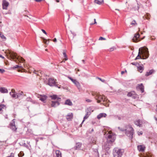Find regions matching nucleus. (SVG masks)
<instances>
[{
    "mask_svg": "<svg viewBox=\"0 0 157 157\" xmlns=\"http://www.w3.org/2000/svg\"><path fill=\"white\" fill-rule=\"evenodd\" d=\"M95 93H93V94H92V95H93V96H95Z\"/></svg>",
    "mask_w": 157,
    "mask_h": 157,
    "instance_id": "nucleus-63",
    "label": "nucleus"
},
{
    "mask_svg": "<svg viewBox=\"0 0 157 157\" xmlns=\"http://www.w3.org/2000/svg\"><path fill=\"white\" fill-rule=\"evenodd\" d=\"M94 23H91V24H90V25H93L94 24H95L97 23V22H96V19H94Z\"/></svg>",
    "mask_w": 157,
    "mask_h": 157,
    "instance_id": "nucleus-48",
    "label": "nucleus"
},
{
    "mask_svg": "<svg viewBox=\"0 0 157 157\" xmlns=\"http://www.w3.org/2000/svg\"><path fill=\"white\" fill-rule=\"evenodd\" d=\"M123 152L121 150L118 148H114L113 151V155L114 157H121Z\"/></svg>",
    "mask_w": 157,
    "mask_h": 157,
    "instance_id": "nucleus-3",
    "label": "nucleus"
},
{
    "mask_svg": "<svg viewBox=\"0 0 157 157\" xmlns=\"http://www.w3.org/2000/svg\"><path fill=\"white\" fill-rule=\"evenodd\" d=\"M39 74H40V75L41 74V75H42V74H43V72L42 71H41L40 70L39 71Z\"/></svg>",
    "mask_w": 157,
    "mask_h": 157,
    "instance_id": "nucleus-51",
    "label": "nucleus"
},
{
    "mask_svg": "<svg viewBox=\"0 0 157 157\" xmlns=\"http://www.w3.org/2000/svg\"><path fill=\"white\" fill-rule=\"evenodd\" d=\"M0 37L2 39H4V40H6V37L3 34H2L1 32L0 33Z\"/></svg>",
    "mask_w": 157,
    "mask_h": 157,
    "instance_id": "nucleus-34",
    "label": "nucleus"
},
{
    "mask_svg": "<svg viewBox=\"0 0 157 157\" xmlns=\"http://www.w3.org/2000/svg\"><path fill=\"white\" fill-rule=\"evenodd\" d=\"M141 48L139 49L138 55L137 56V57H136V58L135 59V60H136L137 59H142V58H143V57H142V56H141L140 55V54H141V52H140V48Z\"/></svg>",
    "mask_w": 157,
    "mask_h": 157,
    "instance_id": "nucleus-21",
    "label": "nucleus"
},
{
    "mask_svg": "<svg viewBox=\"0 0 157 157\" xmlns=\"http://www.w3.org/2000/svg\"><path fill=\"white\" fill-rule=\"evenodd\" d=\"M10 128L14 131H16L17 129L15 125L12 126L10 127Z\"/></svg>",
    "mask_w": 157,
    "mask_h": 157,
    "instance_id": "nucleus-32",
    "label": "nucleus"
},
{
    "mask_svg": "<svg viewBox=\"0 0 157 157\" xmlns=\"http://www.w3.org/2000/svg\"><path fill=\"white\" fill-rule=\"evenodd\" d=\"M116 49V48L114 47H112L109 49V51L110 52L113 51L114 49Z\"/></svg>",
    "mask_w": 157,
    "mask_h": 157,
    "instance_id": "nucleus-37",
    "label": "nucleus"
},
{
    "mask_svg": "<svg viewBox=\"0 0 157 157\" xmlns=\"http://www.w3.org/2000/svg\"><path fill=\"white\" fill-rule=\"evenodd\" d=\"M107 115L105 113H100L98 115L97 118L98 119H100L103 117H105Z\"/></svg>",
    "mask_w": 157,
    "mask_h": 157,
    "instance_id": "nucleus-19",
    "label": "nucleus"
},
{
    "mask_svg": "<svg viewBox=\"0 0 157 157\" xmlns=\"http://www.w3.org/2000/svg\"><path fill=\"white\" fill-rule=\"evenodd\" d=\"M10 56L12 59L13 60H17L20 62H23L25 61V59L21 57H17V55L14 52H11L10 54Z\"/></svg>",
    "mask_w": 157,
    "mask_h": 157,
    "instance_id": "nucleus-5",
    "label": "nucleus"
},
{
    "mask_svg": "<svg viewBox=\"0 0 157 157\" xmlns=\"http://www.w3.org/2000/svg\"><path fill=\"white\" fill-rule=\"evenodd\" d=\"M137 134H138V135L140 136V135H142L143 134V132L141 131V132H139V131H138L137 132Z\"/></svg>",
    "mask_w": 157,
    "mask_h": 157,
    "instance_id": "nucleus-42",
    "label": "nucleus"
},
{
    "mask_svg": "<svg viewBox=\"0 0 157 157\" xmlns=\"http://www.w3.org/2000/svg\"><path fill=\"white\" fill-rule=\"evenodd\" d=\"M65 104L71 106L72 105V103L70 100L67 99L66 101Z\"/></svg>",
    "mask_w": 157,
    "mask_h": 157,
    "instance_id": "nucleus-23",
    "label": "nucleus"
},
{
    "mask_svg": "<svg viewBox=\"0 0 157 157\" xmlns=\"http://www.w3.org/2000/svg\"><path fill=\"white\" fill-rule=\"evenodd\" d=\"M86 101L87 102H88V103L91 102L92 101V100H91L90 99H86Z\"/></svg>",
    "mask_w": 157,
    "mask_h": 157,
    "instance_id": "nucleus-43",
    "label": "nucleus"
},
{
    "mask_svg": "<svg viewBox=\"0 0 157 157\" xmlns=\"http://www.w3.org/2000/svg\"><path fill=\"white\" fill-rule=\"evenodd\" d=\"M82 61L84 63L85 62V61L84 60H82Z\"/></svg>",
    "mask_w": 157,
    "mask_h": 157,
    "instance_id": "nucleus-64",
    "label": "nucleus"
},
{
    "mask_svg": "<svg viewBox=\"0 0 157 157\" xmlns=\"http://www.w3.org/2000/svg\"><path fill=\"white\" fill-rule=\"evenodd\" d=\"M15 119H13L10 124V126H12L15 125Z\"/></svg>",
    "mask_w": 157,
    "mask_h": 157,
    "instance_id": "nucleus-31",
    "label": "nucleus"
},
{
    "mask_svg": "<svg viewBox=\"0 0 157 157\" xmlns=\"http://www.w3.org/2000/svg\"><path fill=\"white\" fill-rule=\"evenodd\" d=\"M44 156L45 157H49V156H48V155H45Z\"/></svg>",
    "mask_w": 157,
    "mask_h": 157,
    "instance_id": "nucleus-62",
    "label": "nucleus"
},
{
    "mask_svg": "<svg viewBox=\"0 0 157 157\" xmlns=\"http://www.w3.org/2000/svg\"><path fill=\"white\" fill-rule=\"evenodd\" d=\"M5 71V70L3 69H0V72L1 73H3Z\"/></svg>",
    "mask_w": 157,
    "mask_h": 157,
    "instance_id": "nucleus-40",
    "label": "nucleus"
},
{
    "mask_svg": "<svg viewBox=\"0 0 157 157\" xmlns=\"http://www.w3.org/2000/svg\"><path fill=\"white\" fill-rule=\"evenodd\" d=\"M18 155L19 157H22L24 156V153L23 151H21L18 154Z\"/></svg>",
    "mask_w": 157,
    "mask_h": 157,
    "instance_id": "nucleus-36",
    "label": "nucleus"
},
{
    "mask_svg": "<svg viewBox=\"0 0 157 157\" xmlns=\"http://www.w3.org/2000/svg\"><path fill=\"white\" fill-rule=\"evenodd\" d=\"M145 147L144 145H140L137 146L138 150L140 152H143L144 150Z\"/></svg>",
    "mask_w": 157,
    "mask_h": 157,
    "instance_id": "nucleus-13",
    "label": "nucleus"
},
{
    "mask_svg": "<svg viewBox=\"0 0 157 157\" xmlns=\"http://www.w3.org/2000/svg\"><path fill=\"white\" fill-rule=\"evenodd\" d=\"M68 78L72 81L78 89H80L81 87L80 84L76 80L73 79L69 76H68Z\"/></svg>",
    "mask_w": 157,
    "mask_h": 157,
    "instance_id": "nucleus-7",
    "label": "nucleus"
},
{
    "mask_svg": "<svg viewBox=\"0 0 157 157\" xmlns=\"http://www.w3.org/2000/svg\"><path fill=\"white\" fill-rule=\"evenodd\" d=\"M124 73V72L123 71H121V75H123Z\"/></svg>",
    "mask_w": 157,
    "mask_h": 157,
    "instance_id": "nucleus-57",
    "label": "nucleus"
},
{
    "mask_svg": "<svg viewBox=\"0 0 157 157\" xmlns=\"http://www.w3.org/2000/svg\"><path fill=\"white\" fill-rule=\"evenodd\" d=\"M108 139H109L110 141L111 142H113L115 140V139L114 136L112 135H109L108 136Z\"/></svg>",
    "mask_w": 157,
    "mask_h": 157,
    "instance_id": "nucleus-20",
    "label": "nucleus"
},
{
    "mask_svg": "<svg viewBox=\"0 0 157 157\" xmlns=\"http://www.w3.org/2000/svg\"><path fill=\"white\" fill-rule=\"evenodd\" d=\"M44 42L45 44H47V40L45 39H44Z\"/></svg>",
    "mask_w": 157,
    "mask_h": 157,
    "instance_id": "nucleus-49",
    "label": "nucleus"
},
{
    "mask_svg": "<svg viewBox=\"0 0 157 157\" xmlns=\"http://www.w3.org/2000/svg\"><path fill=\"white\" fill-rule=\"evenodd\" d=\"M0 57L2 58V59H4V57L2 55H0Z\"/></svg>",
    "mask_w": 157,
    "mask_h": 157,
    "instance_id": "nucleus-59",
    "label": "nucleus"
},
{
    "mask_svg": "<svg viewBox=\"0 0 157 157\" xmlns=\"http://www.w3.org/2000/svg\"><path fill=\"white\" fill-rule=\"evenodd\" d=\"M50 97L52 99H57L58 100V101H52V103L51 104L52 107H56L59 105V101H60L61 98H60L58 97L56 95L51 96Z\"/></svg>",
    "mask_w": 157,
    "mask_h": 157,
    "instance_id": "nucleus-2",
    "label": "nucleus"
},
{
    "mask_svg": "<svg viewBox=\"0 0 157 157\" xmlns=\"http://www.w3.org/2000/svg\"><path fill=\"white\" fill-rule=\"evenodd\" d=\"M63 54L64 57H65L64 60H65V61H66L67 60L68 58L67 57V55L66 54V51L65 50H63Z\"/></svg>",
    "mask_w": 157,
    "mask_h": 157,
    "instance_id": "nucleus-30",
    "label": "nucleus"
},
{
    "mask_svg": "<svg viewBox=\"0 0 157 157\" xmlns=\"http://www.w3.org/2000/svg\"><path fill=\"white\" fill-rule=\"evenodd\" d=\"M35 1L37 2H40L42 1L43 0H34Z\"/></svg>",
    "mask_w": 157,
    "mask_h": 157,
    "instance_id": "nucleus-55",
    "label": "nucleus"
},
{
    "mask_svg": "<svg viewBox=\"0 0 157 157\" xmlns=\"http://www.w3.org/2000/svg\"><path fill=\"white\" fill-rule=\"evenodd\" d=\"M71 34L73 35V37H72V39L73 38H74V36H75V34H74V33H72V32H71Z\"/></svg>",
    "mask_w": 157,
    "mask_h": 157,
    "instance_id": "nucleus-53",
    "label": "nucleus"
},
{
    "mask_svg": "<svg viewBox=\"0 0 157 157\" xmlns=\"http://www.w3.org/2000/svg\"><path fill=\"white\" fill-rule=\"evenodd\" d=\"M53 41H54V42H56L57 40H56V38H55L54 39V40H53Z\"/></svg>",
    "mask_w": 157,
    "mask_h": 157,
    "instance_id": "nucleus-56",
    "label": "nucleus"
},
{
    "mask_svg": "<svg viewBox=\"0 0 157 157\" xmlns=\"http://www.w3.org/2000/svg\"><path fill=\"white\" fill-rule=\"evenodd\" d=\"M26 100L27 101H31V100H32V99L31 98H26Z\"/></svg>",
    "mask_w": 157,
    "mask_h": 157,
    "instance_id": "nucleus-45",
    "label": "nucleus"
},
{
    "mask_svg": "<svg viewBox=\"0 0 157 157\" xmlns=\"http://www.w3.org/2000/svg\"><path fill=\"white\" fill-rule=\"evenodd\" d=\"M39 71H35L34 72L35 74H37L38 75L40 76V74H39Z\"/></svg>",
    "mask_w": 157,
    "mask_h": 157,
    "instance_id": "nucleus-39",
    "label": "nucleus"
},
{
    "mask_svg": "<svg viewBox=\"0 0 157 157\" xmlns=\"http://www.w3.org/2000/svg\"><path fill=\"white\" fill-rule=\"evenodd\" d=\"M141 55L143 57V59H147L149 57V52L147 48H146L144 50L142 51L141 52Z\"/></svg>",
    "mask_w": 157,
    "mask_h": 157,
    "instance_id": "nucleus-6",
    "label": "nucleus"
},
{
    "mask_svg": "<svg viewBox=\"0 0 157 157\" xmlns=\"http://www.w3.org/2000/svg\"><path fill=\"white\" fill-rule=\"evenodd\" d=\"M48 85L50 86H55L56 85V82L54 79L52 78H49Z\"/></svg>",
    "mask_w": 157,
    "mask_h": 157,
    "instance_id": "nucleus-9",
    "label": "nucleus"
},
{
    "mask_svg": "<svg viewBox=\"0 0 157 157\" xmlns=\"http://www.w3.org/2000/svg\"><path fill=\"white\" fill-rule=\"evenodd\" d=\"M5 117L6 118H8V117H7V115H6V116H5Z\"/></svg>",
    "mask_w": 157,
    "mask_h": 157,
    "instance_id": "nucleus-61",
    "label": "nucleus"
},
{
    "mask_svg": "<svg viewBox=\"0 0 157 157\" xmlns=\"http://www.w3.org/2000/svg\"><path fill=\"white\" fill-rule=\"evenodd\" d=\"M71 36L70 35L69 36V38L70 39H71Z\"/></svg>",
    "mask_w": 157,
    "mask_h": 157,
    "instance_id": "nucleus-60",
    "label": "nucleus"
},
{
    "mask_svg": "<svg viewBox=\"0 0 157 157\" xmlns=\"http://www.w3.org/2000/svg\"><path fill=\"white\" fill-rule=\"evenodd\" d=\"M10 94L12 98H17V93H16L14 90L12 89L11 92H10Z\"/></svg>",
    "mask_w": 157,
    "mask_h": 157,
    "instance_id": "nucleus-12",
    "label": "nucleus"
},
{
    "mask_svg": "<svg viewBox=\"0 0 157 157\" xmlns=\"http://www.w3.org/2000/svg\"><path fill=\"white\" fill-rule=\"evenodd\" d=\"M55 86H56V87H58L59 88H60V86H58L57 85H55Z\"/></svg>",
    "mask_w": 157,
    "mask_h": 157,
    "instance_id": "nucleus-58",
    "label": "nucleus"
},
{
    "mask_svg": "<svg viewBox=\"0 0 157 157\" xmlns=\"http://www.w3.org/2000/svg\"><path fill=\"white\" fill-rule=\"evenodd\" d=\"M137 4L138 6H137V7L135 9V10H139V6H138L139 5H138V3H137Z\"/></svg>",
    "mask_w": 157,
    "mask_h": 157,
    "instance_id": "nucleus-50",
    "label": "nucleus"
},
{
    "mask_svg": "<svg viewBox=\"0 0 157 157\" xmlns=\"http://www.w3.org/2000/svg\"><path fill=\"white\" fill-rule=\"evenodd\" d=\"M138 88L141 91V93H142L144 92V87L143 84L140 83L138 84Z\"/></svg>",
    "mask_w": 157,
    "mask_h": 157,
    "instance_id": "nucleus-15",
    "label": "nucleus"
},
{
    "mask_svg": "<svg viewBox=\"0 0 157 157\" xmlns=\"http://www.w3.org/2000/svg\"><path fill=\"white\" fill-rule=\"evenodd\" d=\"M134 123L136 125L140 127L142 126L141 121L140 119L135 121H134Z\"/></svg>",
    "mask_w": 157,
    "mask_h": 157,
    "instance_id": "nucleus-14",
    "label": "nucleus"
},
{
    "mask_svg": "<svg viewBox=\"0 0 157 157\" xmlns=\"http://www.w3.org/2000/svg\"><path fill=\"white\" fill-rule=\"evenodd\" d=\"M21 67V66H19L17 65H16V66L15 67H13V68H19V67Z\"/></svg>",
    "mask_w": 157,
    "mask_h": 157,
    "instance_id": "nucleus-44",
    "label": "nucleus"
},
{
    "mask_svg": "<svg viewBox=\"0 0 157 157\" xmlns=\"http://www.w3.org/2000/svg\"><path fill=\"white\" fill-rule=\"evenodd\" d=\"M131 64L136 66L137 65V63H131Z\"/></svg>",
    "mask_w": 157,
    "mask_h": 157,
    "instance_id": "nucleus-52",
    "label": "nucleus"
},
{
    "mask_svg": "<svg viewBox=\"0 0 157 157\" xmlns=\"http://www.w3.org/2000/svg\"><path fill=\"white\" fill-rule=\"evenodd\" d=\"M73 117V114L72 113H69L66 116V119L67 120L70 121L71 120Z\"/></svg>",
    "mask_w": 157,
    "mask_h": 157,
    "instance_id": "nucleus-16",
    "label": "nucleus"
},
{
    "mask_svg": "<svg viewBox=\"0 0 157 157\" xmlns=\"http://www.w3.org/2000/svg\"><path fill=\"white\" fill-rule=\"evenodd\" d=\"M23 93L22 91H19L17 93V98H18L23 95Z\"/></svg>",
    "mask_w": 157,
    "mask_h": 157,
    "instance_id": "nucleus-28",
    "label": "nucleus"
},
{
    "mask_svg": "<svg viewBox=\"0 0 157 157\" xmlns=\"http://www.w3.org/2000/svg\"><path fill=\"white\" fill-rule=\"evenodd\" d=\"M103 0H94V2L98 5H101L103 3Z\"/></svg>",
    "mask_w": 157,
    "mask_h": 157,
    "instance_id": "nucleus-24",
    "label": "nucleus"
},
{
    "mask_svg": "<svg viewBox=\"0 0 157 157\" xmlns=\"http://www.w3.org/2000/svg\"><path fill=\"white\" fill-rule=\"evenodd\" d=\"M138 70L140 73H142L144 70V67L143 66H140L138 67Z\"/></svg>",
    "mask_w": 157,
    "mask_h": 157,
    "instance_id": "nucleus-27",
    "label": "nucleus"
},
{
    "mask_svg": "<svg viewBox=\"0 0 157 157\" xmlns=\"http://www.w3.org/2000/svg\"><path fill=\"white\" fill-rule=\"evenodd\" d=\"M41 31L44 33L46 35L47 34V33L44 30L42 29H41Z\"/></svg>",
    "mask_w": 157,
    "mask_h": 157,
    "instance_id": "nucleus-46",
    "label": "nucleus"
},
{
    "mask_svg": "<svg viewBox=\"0 0 157 157\" xmlns=\"http://www.w3.org/2000/svg\"><path fill=\"white\" fill-rule=\"evenodd\" d=\"M125 130L126 135L131 139L133 138L134 130L130 125H127L125 126Z\"/></svg>",
    "mask_w": 157,
    "mask_h": 157,
    "instance_id": "nucleus-1",
    "label": "nucleus"
},
{
    "mask_svg": "<svg viewBox=\"0 0 157 157\" xmlns=\"http://www.w3.org/2000/svg\"><path fill=\"white\" fill-rule=\"evenodd\" d=\"M0 92L2 93H6L8 92V90L4 87H0Z\"/></svg>",
    "mask_w": 157,
    "mask_h": 157,
    "instance_id": "nucleus-17",
    "label": "nucleus"
},
{
    "mask_svg": "<svg viewBox=\"0 0 157 157\" xmlns=\"http://www.w3.org/2000/svg\"><path fill=\"white\" fill-rule=\"evenodd\" d=\"M9 2H7L6 0H2V5L3 9L6 10L7 9V7L9 6Z\"/></svg>",
    "mask_w": 157,
    "mask_h": 157,
    "instance_id": "nucleus-11",
    "label": "nucleus"
},
{
    "mask_svg": "<svg viewBox=\"0 0 157 157\" xmlns=\"http://www.w3.org/2000/svg\"><path fill=\"white\" fill-rule=\"evenodd\" d=\"M118 128L119 129V130L120 131H121L122 132L125 131V129L121 128L120 127H118Z\"/></svg>",
    "mask_w": 157,
    "mask_h": 157,
    "instance_id": "nucleus-38",
    "label": "nucleus"
},
{
    "mask_svg": "<svg viewBox=\"0 0 157 157\" xmlns=\"http://www.w3.org/2000/svg\"><path fill=\"white\" fill-rule=\"evenodd\" d=\"M155 71L153 69L151 70H150L149 72H146L145 74V76H148L154 73Z\"/></svg>",
    "mask_w": 157,
    "mask_h": 157,
    "instance_id": "nucleus-18",
    "label": "nucleus"
},
{
    "mask_svg": "<svg viewBox=\"0 0 157 157\" xmlns=\"http://www.w3.org/2000/svg\"><path fill=\"white\" fill-rule=\"evenodd\" d=\"M47 98V96L44 95L42 96L40 98V99L42 101H44L46 100Z\"/></svg>",
    "mask_w": 157,
    "mask_h": 157,
    "instance_id": "nucleus-26",
    "label": "nucleus"
},
{
    "mask_svg": "<svg viewBox=\"0 0 157 157\" xmlns=\"http://www.w3.org/2000/svg\"><path fill=\"white\" fill-rule=\"evenodd\" d=\"M118 119L119 120H121V117L119 116L117 117Z\"/></svg>",
    "mask_w": 157,
    "mask_h": 157,
    "instance_id": "nucleus-54",
    "label": "nucleus"
},
{
    "mask_svg": "<svg viewBox=\"0 0 157 157\" xmlns=\"http://www.w3.org/2000/svg\"><path fill=\"white\" fill-rule=\"evenodd\" d=\"M106 40V39L105 38L103 37H100L99 38V40Z\"/></svg>",
    "mask_w": 157,
    "mask_h": 157,
    "instance_id": "nucleus-41",
    "label": "nucleus"
},
{
    "mask_svg": "<svg viewBox=\"0 0 157 157\" xmlns=\"http://www.w3.org/2000/svg\"><path fill=\"white\" fill-rule=\"evenodd\" d=\"M88 112L86 114V115H85V116L84 117L83 120V121L82 123V124L84 122V121H85V120L90 115V114L91 113V112L90 111H91V108H88Z\"/></svg>",
    "mask_w": 157,
    "mask_h": 157,
    "instance_id": "nucleus-10",
    "label": "nucleus"
},
{
    "mask_svg": "<svg viewBox=\"0 0 157 157\" xmlns=\"http://www.w3.org/2000/svg\"><path fill=\"white\" fill-rule=\"evenodd\" d=\"M140 37V34L139 33H137L136 34H135L134 36L132 39L133 42H137L140 41V40L139 39Z\"/></svg>",
    "mask_w": 157,
    "mask_h": 157,
    "instance_id": "nucleus-8",
    "label": "nucleus"
},
{
    "mask_svg": "<svg viewBox=\"0 0 157 157\" xmlns=\"http://www.w3.org/2000/svg\"><path fill=\"white\" fill-rule=\"evenodd\" d=\"M134 92H131L128 93L127 96L128 97H131L134 95Z\"/></svg>",
    "mask_w": 157,
    "mask_h": 157,
    "instance_id": "nucleus-35",
    "label": "nucleus"
},
{
    "mask_svg": "<svg viewBox=\"0 0 157 157\" xmlns=\"http://www.w3.org/2000/svg\"><path fill=\"white\" fill-rule=\"evenodd\" d=\"M5 108H6V107L5 105L4 104L0 105V111H2V109H4Z\"/></svg>",
    "mask_w": 157,
    "mask_h": 157,
    "instance_id": "nucleus-29",
    "label": "nucleus"
},
{
    "mask_svg": "<svg viewBox=\"0 0 157 157\" xmlns=\"http://www.w3.org/2000/svg\"><path fill=\"white\" fill-rule=\"evenodd\" d=\"M56 154L57 157H62L61 153L59 150L56 151Z\"/></svg>",
    "mask_w": 157,
    "mask_h": 157,
    "instance_id": "nucleus-25",
    "label": "nucleus"
},
{
    "mask_svg": "<svg viewBox=\"0 0 157 157\" xmlns=\"http://www.w3.org/2000/svg\"><path fill=\"white\" fill-rule=\"evenodd\" d=\"M98 78L99 80H100V81H101V82H104V81H105V80H103V79H102L101 78Z\"/></svg>",
    "mask_w": 157,
    "mask_h": 157,
    "instance_id": "nucleus-47",
    "label": "nucleus"
},
{
    "mask_svg": "<svg viewBox=\"0 0 157 157\" xmlns=\"http://www.w3.org/2000/svg\"><path fill=\"white\" fill-rule=\"evenodd\" d=\"M131 25L134 26L137 25V24L135 20H133L132 21L131 23Z\"/></svg>",
    "mask_w": 157,
    "mask_h": 157,
    "instance_id": "nucleus-33",
    "label": "nucleus"
},
{
    "mask_svg": "<svg viewBox=\"0 0 157 157\" xmlns=\"http://www.w3.org/2000/svg\"><path fill=\"white\" fill-rule=\"evenodd\" d=\"M96 96H95V99L97 100V102L99 103L100 102L106 101L107 99H106L105 96L103 95H98V94H95Z\"/></svg>",
    "mask_w": 157,
    "mask_h": 157,
    "instance_id": "nucleus-4",
    "label": "nucleus"
},
{
    "mask_svg": "<svg viewBox=\"0 0 157 157\" xmlns=\"http://www.w3.org/2000/svg\"><path fill=\"white\" fill-rule=\"evenodd\" d=\"M82 144L81 143H77L76 144L75 146V149H79L82 146Z\"/></svg>",
    "mask_w": 157,
    "mask_h": 157,
    "instance_id": "nucleus-22",
    "label": "nucleus"
}]
</instances>
